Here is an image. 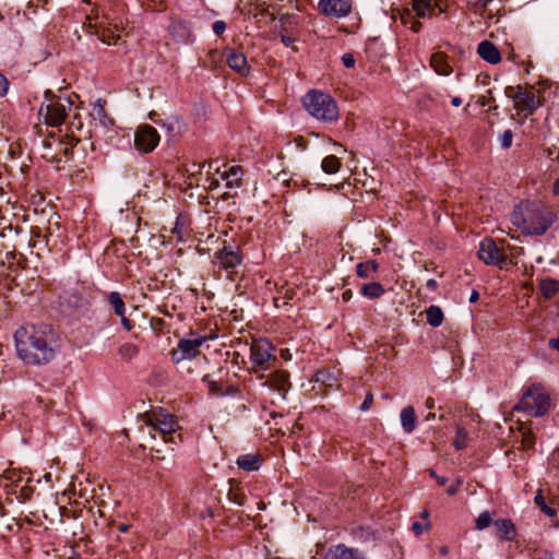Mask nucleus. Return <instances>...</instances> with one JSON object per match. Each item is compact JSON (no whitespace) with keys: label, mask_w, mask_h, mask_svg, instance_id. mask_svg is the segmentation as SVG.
Wrapping results in <instances>:
<instances>
[{"label":"nucleus","mask_w":559,"mask_h":559,"mask_svg":"<svg viewBox=\"0 0 559 559\" xmlns=\"http://www.w3.org/2000/svg\"><path fill=\"white\" fill-rule=\"evenodd\" d=\"M17 355L26 364L41 365L52 360L59 348L57 331L49 324H26L14 334Z\"/></svg>","instance_id":"nucleus-1"},{"label":"nucleus","mask_w":559,"mask_h":559,"mask_svg":"<svg viewBox=\"0 0 559 559\" xmlns=\"http://www.w3.org/2000/svg\"><path fill=\"white\" fill-rule=\"evenodd\" d=\"M554 212L536 202H522L511 213V222L527 236L544 235L554 224Z\"/></svg>","instance_id":"nucleus-2"},{"label":"nucleus","mask_w":559,"mask_h":559,"mask_svg":"<svg viewBox=\"0 0 559 559\" xmlns=\"http://www.w3.org/2000/svg\"><path fill=\"white\" fill-rule=\"evenodd\" d=\"M306 110L316 119L323 122H334L338 119V107L334 98L320 91H309L302 97Z\"/></svg>","instance_id":"nucleus-3"},{"label":"nucleus","mask_w":559,"mask_h":559,"mask_svg":"<svg viewBox=\"0 0 559 559\" xmlns=\"http://www.w3.org/2000/svg\"><path fill=\"white\" fill-rule=\"evenodd\" d=\"M551 408L550 396L540 384L528 386L520 402L513 407L514 412H523L531 417H542Z\"/></svg>","instance_id":"nucleus-4"},{"label":"nucleus","mask_w":559,"mask_h":559,"mask_svg":"<svg viewBox=\"0 0 559 559\" xmlns=\"http://www.w3.org/2000/svg\"><path fill=\"white\" fill-rule=\"evenodd\" d=\"M148 425L152 427V438L158 435L164 442L176 443V431L179 428L176 417L171 414L158 412L153 413L148 417Z\"/></svg>","instance_id":"nucleus-5"},{"label":"nucleus","mask_w":559,"mask_h":559,"mask_svg":"<svg viewBox=\"0 0 559 559\" xmlns=\"http://www.w3.org/2000/svg\"><path fill=\"white\" fill-rule=\"evenodd\" d=\"M275 347L265 338L254 340L250 346V360L254 371H264L270 361H275Z\"/></svg>","instance_id":"nucleus-6"},{"label":"nucleus","mask_w":559,"mask_h":559,"mask_svg":"<svg viewBox=\"0 0 559 559\" xmlns=\"http://www.w3.org/2000/svg\"><path fill=\"white\" fill-rule=\"evenodd\" d=\"M86 20L85 25L94 29L93 33L96 34L103 43L114 45L120 39V35L116 34V28L110 27L109 17L107 15H100L98 12L95 14L91 13L86 16Z\"/></svg>","instance_id":"nucleus-7"},{"label":"nucleus","mask_w":559,"mask_h":559,"mask_svg":"<svg viewBox=\"0 0 559 559\" xmlns=\"http://www.w3.org/2000/svg\"><path fill=\"white\" fill-rule=\"evenodd\" d=\"M88 304L90 301L86 294L78 289L66 290L59 297L60 308L63 312L69 314L83 313L87 309Z\"/></svg>","instance_id":"nucleus-8"},{"label":"nucleus","mask_w":559,"mask_h":559,"mask_svg":"<svg viewBox=\"0 0 559 559\" xmlns=\"http://www.w3.org/2000/svg\"><path fill=\"white\" fill-rule=\"evenodd\" d=\"M160 136L157 130L150 124L138 127L134 135V145L142 153H151L158 145Z\"/></svg>","instance_id":"nucleus-9"},{"label":"nucleus","mask_w":559,"mask_h":559,"mask_svg":"<svg viewBox=\"0 0 559 559\" xmlns=\"http://www.w3.org/2000/svg\"><path fill=\"white\" fill-rule=\"evenodd\" d=\"M477 254L486 264L502 267L507 263V258L503 251L492 239L489 238H485L480 241Z\"/></svg>","instance_id":"nucleus-10"},{"label":"nucleus","mask_w":559,"mask_h":559,"mask_svg":"<svg viewBox=\"0 0 559 559\" xmlns=\"http://www.w3.org/2000/svg\"><path fill=\"white\" fill-rule=\"evenodd\" d=\"M203 342L204 337L201 336L180 340L177 347L171 352L173 361L178 364L182 360L194 358L199 354Z\"/></svg>","instance_id":"nucleus-11"},{"label":"nucleus","mask_w":559,"mask_h":559,"mask_svg":"<svg viewBox=\"0 0 559 559\" xmlns=\"http://www.w3.org/2000/svg\"><path fill=\"white\" fill-rule=\"evenodd\" d=\"M352 0H320L318 10L328 17H344L352 11Z\"/></svg>","instance_id":"nucleus-12"},{"label":"nucleus","mask_w":559,"mask_h":559,"mask_svg":"<svg viewBox=\"0 0 559 559\" xmlns=\"http://www.w3.org/2000/svg\"><path fill=\"white\" fill-rule=\"evenodd\" d=\"M39 115L44 117L48 126H60L67 117V107L60 102H51L47 105H41Z\"/></svg>","instance_id":"nucleus-13"},{"label":"nucleus","mask_w":559,"mask_h":559,"mask_svg":"<svg viewBox=\"0 0 559 559\" xmlns=\"http://www.w3.org/2000/svg\"><path fill=\"white\" fill-rule=\"evenodd\" d=\"M539 106V100L533 92L523 91L521 86L516 87L514 95V107L526 116L533 115L535 109Z\"/></svg>","instance_id":"nucleus-14"},{"label":"nucleus","mask_w":559,"mask_h":559,"mask_svg":"<svg viewBox=\"0 0 559 559\" xmlns=\"http://www.w3.org/2000/svg\"><path fill=\"white\" fill-rule=\"evenodd\" d=\"M264 383L284 400L290 389L289 373L285 370H276L267 376Z\"/></svg>","instance_id":"nucleus-15"},{"label":"nucleus","mask_w":559,"mask_h":559,"mask_svg":"<svg viewBox=\"0 0 559 559\" xmlns=\"http://www.w3.org/2000/svg\"><path fill=\"white\" fill-rule=\"evenodd\" d=\"M107 301L114 312L120 317V322L124 330L131 331L134 326L133 322L126 317V304L118 292H111L107 296Z\"/></svg>","instance_id":"nucleus-16"},{"label":"nucleus","mask_w":559,"mask_h":559,"mask_svg":"<svg viewBox=\"0 0 559 559\" xmlns=\"http://www.w3.org/2000/svg\"><path fill=\"white\" fill-rule=\"evenodd\" d=\"M214 258L216 262L224 269H234L241 263V255L238 250H234L228 247L215 252Z\"/></svg>","instance_id":"nucleus-17"},{"label":"nucleus","mask_w":559,"mask_h":559,"mask_svg":"<svg viewBox=\"0 0 559 559\" xmlns=\"http://www.w3.org/2000/svg\"><path fill=\"white\" fill-rule=\"evenodd\" d=\"M226 62L230 69L239 73L240 75H247L249 73V66L247 58L243 53L235 50L226 51Z\"/></svg>","instance_id":"nucleus-18"},{"label":"nucleus","mask_w":559,"mask_h":559,"mask_svg":"<svg viewBox=\"0 0 559 559\" xmlns=\"http://www.w3.org/2000/svg\"><path fill=\"white\" fill-rule=\"evenodd\" d=\"M477 52L483 60L491 64H497L501 60L500 51L498 50L496 45L488 40L479 43L477 47Z\"/></svg>","instance_id":"nucleus-19"},{"label":"nucleus","mask_w":559,"mask_h":559,"mask_svg":"<svg viewBox=\"0 0 559 559\" xmlns=\"http://www.w3.org/2000/svg\"><path fill=\"white\" fill-rule=\"evenodd\" d=\"M430 66L439 75L448 76L453 72V68L449 62L448 56L441 51L432 53L430 58Z\"/></svg>","instance_id":"nucleus-20"},{"label":"nucleus","mask_w":559,"mask_h":559,"mask_svg":"<svg viewBox=\"0 0 559 559\" xmlns=\"http://www.w3.org/2000/svg\"><path fill=\"white\" fill-rule=\"evenodd\" d=\"M91 116L95 121V127L99 124L106 129L114 124V120L107 115L105 110V100H96Z\"/></svg>","instance_id":"nucleus-21"},{"label":"nucleus","mask_w":559,"mask_h":559,"mask_svg":"<svg viewBox=\"0 0 559 559\" xmlns=\"http://www.w3.org/2000/svg\"><path fill=\"white\" fill-rule=\"evenodd\" d=\"M261 462L262 456L258 453L242 454L236 460L237 466L246 472L258 471L261 466Z\"/></svg>","instance_id":"nucleus-22"},{"label":"nucleus","mask_w":559,"mask_h":559,"mask_svg":"<svg viewBox=\"0 0 559 559\" xmlns=\"http://www.w3.org/2000/svg\"><path fill=\"white\" fill-rule=\"evenodd\" d=\"M497 528V536L500 539L513 540L516 536V530L513 522L509 519H499L493 522Z\"/></svg>","instance_id":"nucleus-23"},{"label":"nucleus","mask_w":559,"mask_h":559,"mask_svg":"<svg viewBox=\"0 0 559 559\" xmlns=\"http://www.w3.org/2000/svg\"><path fill=\"white\" fill-rule=\"evenodd\" d=\"M324 559H364V557L354 549L337 545L326 554Z\"/></svg>","instance_id":"nucleus-24"},{"label":"nucleus","mask_w":559,"mask_h":559,"mask_svg":"<svg viewBox=\"0 0 559 559\" xmlns=\"http://www.w3.org/2000/svg\"><path fill=\"white\" fill-rule=\"evenodd\" d=\"M400 420L405 433H412L416 428L417 417L413 406L402 408Z\"/></svg>","instance_id":"nucleus-25"},{"label":"nucleus","mask_w":559,"mask_h":559,"mask_svg":"<svg viewBox=\"0 0 559 559\" xmlns=\"http://www.w3.org/2000/svg\"><path fill=\"white\" fill-rule=\"evenodd\" d=\"M171 37L178 43H188L191 37V29L185 22H175L169 26Z\"/></svg>","instance_id":"nucleus-26"},{"label":"nucleus","mask_w":559,"mask_h":559,"mask_svg":"<svg viewBox=\"0 0 559 559\" xmlns=\"http://www.w3.org/2000/svg\"><path fill=\"white\" fill-rule=\"evenodd\" d=\"M440 0H414L413 9L417 16H429L433 8L439 7Z\"/></svg>","instance_id":"nucleus-27"},{"label":"nucleus","mask_w":559,"mask_h":559,"mask_svg":"<svg viewBox=\"0 0 559 559\" xmlns=\"http://www.w3.org/2000/svg\"><path fill=\"white\" fill-rule=\"evenodd\" d=\"M539 290L546 299H549L558 293L559 282L554 278H544L539 282Z\"/></svg>","instance_id":"nucleus-28"},{"label":"nucleus","mask_w":559,"mask_h":559,"mask_svg":"<svg viewBox=\"0 0 559 559\" xmlns=\"http://www.w3.org/2000/svg\"><path fill=\"white\" fill-rule=\"evenodd\" d=\"M385 293L383 286L380 283L372 282L364 284L361 287V294L370 299L379 298Z\"/></svg>","instance_id":"nucleus-29"},{"label":"nucleus","mask_w":559,"mask_h":559,"mask_svg":"<svg viewBox=\"0 0 559 559\" xmlns=\"http://www.w3.org/2000/svg\"><path fill=\"white\" fill-rule=\"evenodd\" d=\"M379 264L374 260H369L357 264L356 273L361 278L370 277L371 273L377 272Z\"/></svg>","instance_id":"nucleus-30"},{"label":"nucleus","mask_w":559,"mask_h":559,"mask_svg":"<svg viewBox=\"0 0 559 559\" xmlns=\"http://www.w3.org/2000/svg\"><path fill=\"white\" fill-rule=\"evenodd\" d=\"M426 314H427V322L431 326L437 328V326L441 325V323L443 321V312L440 309V307H438V306H430L427 309Z\"/></svg>","instance_id":"nucleus-31"},{"label":"nucleus","mask_w":559,"mask_h":559,"mask_svg":"<svg viewBox=\"0 0 559 559\" xmlns=\"http://www.w3.org/2000/svg\"><path fill=\"white\" fill-rule=\"evenodd\" d=\"M341 167V160L335 155H329L323 158L321 168L326 174H335Z\"/></svg>","instance_id":"nucleus-32"},{"label":"nucleus","mask_w":559,"mask_h":559,"mask_svg":"<svg viewBox=\"0 0 559 559\" xmlns=\"http://www.w3.org/2000/svg\"><path fill=\"white\" fill-rule=\"evenodd\" d=\"M138 354L139 347L131 343H124L118 348V355L126 361H130L132 358L138 356Z\"/></svg>","instance_id":"nucleus-33"},{"label":"nucleus","mask_w":559,"mask_h":559,"mask_svg":"<svg viewBox=\"0 0 559 559\" xmlns=\"http://www.w3.org/2000/svg\"><path fill=\"white\" fill-rule=\"evenodd\" d=\"M242 174V169L239 166H233L226 173L224 178L227 179L226 186L228 188L238 187L240 185V175Z\"/></svg>","instance_id":"nucleus-34"},{"label":"nucleus","mask_w":559,"mask_h":559,"mask_svg":"<svg viewBox=\"0 0 559 559\" xmlns=\"http://www.w3.org/2000/svg\"><path fill=\"white\" fill-rule=\"evenodd\" d=\"M520 431L522 433L521 447L524 450L532 449L535 444V436L534 433L526 428L524 425H521Z\"/></svg>","instance_id":"nucleus-35"},{"label":"nucleus","mask_w":559,"mask_h":559,"mask_svg":"<svg viewBox=\"0 0 559 559\" xmlns=\"http://www.w3.org/2000/svg\"><path fill=\"white\" fill-rule=\"evenodd\" d=\"M203 382H205L207 384V388L212 394H216V395L225 394V392L223 390V385L218 381L212 379V377L210 374L204 376Z\"/></svg>","instance_id":"nucleus-36"},{"label":"nucleus","mask_w":559,"mask_h":559,"mask_svg":"<svg viewBox=\"0 0 559 559\" xmlns=\"http://www.w3.org/2000/svg\"><path fill=\"white\" fill-rule=\"evenodd\" d=\"M467 438H468V436H467L466 430L464 428L457 427L456 436H455V439L453 441L454 447L457 450L466 448V445H467Z\"/></svg>","instance_id":"nucleus-37"},{"label":"nucleus","mask_w":559,"mask_h":559,"mask_svg":"<svg viewBox=\"0 0 559 559\" xmlns=\"http://www.w3.org/2000/svg\"><path fill=\"white\" fill-rule=\"evenodd\" d=\"M534 501L546 515H548V516L555 515V513H556L555 510L546 504L542 489L538 490L537 495L534 498Z\"/></svg>","instance_id":"nucleus-38"},{"label":"nucleus","mask_w":559,"mask_h":559,"mask_svg":"<svg viewBox=\"0 0 559 559\" xmlns=\"http://www.w3.org/2000/svg\"><path fill=\"white\" fill-rule=\"evenodd\" d=\"M492 523L491 514L488 511L481 512L475 521L476 528L483 531Z\"/></svg>","instance_id":"nucleus-39"},{"label":"nucleus","mask_w":559,"mask_h":559,"mask_svg":"<svg viewBox=\"0 0 559 559\" xmlns=\"http://www.w3.org/2000/svg\"><path fill=\"white\" fill-rule=\"evenodd\" d=\"M513 141V132L511 130H506L499 136L500 146L503 150H508L511 147Z\"/></svg>","instance_id":"nucleus-40"},{"label":"nucleus","mask_w":559,"mask_h":559,"mask_svg":"<svg viewBox=\"0 0 559 559\" xmlns=\"http://www.w3.org/2000/svg\"><path fill=\"white\" fill-rule=\"evenodd\" d=\"M402 23L406 26H409L412 31L418 33L421 28V23L414 19V16L407 14L406 16H402Z\"/></svg>","instance_id":"nucleus-41"},{"label":"nucleus","mask_w":559,"mask_h":559,"mask_svg":"<svg viewBox=\"0 0 559 559\" xmlns=\"http://www.w3.org/2000/svg\"><path fill=\"white\" fill-rule=\"evenodd\" d=\"M9 80L0 72V97H4L9 91Z\"/></svg>","instance_id":"nucleus-42"},{"label":"nucleus","mask_w":559,"mask_h":559,"mask_svg":"<svg viewBox=\"0 0 559 559\" xmlns=\"http://www.w3.org/2000/svg\"><path fill=\"white\" fill-rule=\"evenodd\" d=\"M372 403H373V395H372V393L369 392V393H367L364 402L360 405V411H362V412L368 411L371 407Z\"/></svg>","instance_id":"nucleus-43"},{"label":"nucleus","mask_w":559,"mask_h":559,"mask_svg":"<svg viewBox=\"0 0 559 559\" xmlns=\"http://www.w3.org/2000/svg\"><path fill=\"white\" fill-rule=\"evenodd\" d=\"M226 29V23L224 21H215L213 24V32L216 35H222Z\"/></svg>","instance_id":"nucleus-44"},{"label":"nucleus","mask_w":559,"mask_h":559,"mask_svg":"<svg viewBox=\"0 0 559 559\" xmlns=\"http://www.w3.org/2000/svg\"><path fill=\"white\" fill-rule=\"evenodd\" d=\"M342 61L346 68H353L355 66V58L352 53H344L342 56Z\"/></svg>","instance_id":"nucleus-45"},{"label":"nucleus","mask_w":559,"mask_h":559,"mask_svg":"<svg viewBox=\"0 0 559 559\" xmlns=\"http://www.w3.org/2000/svg\"><path fill=\"white\" fill-rule=\"evenodd\" d=\"M412 531L415 533V535H420L424 533V531H427L426 530V524L423 525L421 523L419 522H414L413 525H412Z\"/></svg>","instance_id":"nucleus-46"},{"label":"nucleus","mask_w":559,"mask_h":559,"mask_svg":"<svg viewBox=\"0 0 559 559\" xmlns=\"http://www.w3.org/2000/svg\"><path fill=\"white\" fill-rule=\"evenodd\" d=\"M487 93H488L489 95H491V93H492V92H491V90H488V91H487ZM491 102H495V98H493L492 96H490L489 98L480 97V98L478 99V104H479L480 106H486V105L490 104Z\"/></svg>","instance_id":"nucleus-47"},{"label":"nucleus","mask_w":559,"mask_h":559,"mask_svg":"<svg viewBox=\"0 0 559 559\" xmlns=\"http://www.w3.org/2000/svg\"><path fill=\"white\" fill-rule=\"evenodd\" d=\"M516 93V87L513 86H507L504 88V94L507 97L512 98L514 100V95Z\"/></svg>","instance_id":"nucleus-48"},{"label":"nucleus","mask_w":559,"mask_h":559,"mask_svg":"<svg viewBox=\"0 0 559 559\" xmlns=\"http://www.w3.org/2000/svg\"><path fill=\"white\" fill-rule=\"evenodd\" d=\"M282 43L286 47H289V46H292L295 43V38L292 37V36H288V35H282Z\"/></svg>","instance_id":"nucleus-49"},{"label":"nucleus","mask_w":559,"mask_h":559,"mask_svg":"<svg viewBox=\"0 0 559 559\" xmlns=\"http://www.w3.org/2000/svg\"><path fill=\"white\" fill-rule=\"evenodd\" d=\"M420 518L426 521V530H429L431 524H430V521H429V511L428 510H424L420 514Z\"/></svg>","instance_id":"nucleus-50"},{"label":"nucleus","mask_w":559,"mask_h":559,"mask_svg":"<svg viewBox=\"0 0 559 559\" xmlns=\"http://www.w3.org/2000/svg\"><path fill=\"white\" fill-rule=\"evenodd\" d=\"M52 236H53V230H52L51 226H49L47 228L46 234L44 235V238L46 239V246H49V242H50V239Z\"/></svg>","instance_id":"nucleus-51"},{"label":"nucleus","mask_w":559,"mask_h":559,"mask_svg":"<svg viewBox=\"0 0 559 559\" xmlns=\"http://www.w3.org/2000/svg\"><path fill=\"white\" fill-rule=\"evenodd\" d=\"M549 346L559 352V336L556 338H550L548 342Z\"/></svg>","instance_id":"nucleus-52"},{"label":"nucleus","mask_w":559,"mask_h":559,"mask_svg":"<svg viewBox=\"0 0 559 559\" xmlns=\"http://www.w3.org/2000/svg\"><path fill=\"white\" fill-rule=\"evenodd\" d=\"M457 491H459L457 486H454L453 484L450 487H448V489H447V493L449 496H454V495H456Z\"/></svg>","instance_id":"nucleus-53"},{"label":"nucleus","mask_w":559,"mask_h":559,"mask_svg":"<svg viewBox=\"0 0 559 559\" xmlns=\"http://www.w3.org/2000/svg\"><path fill=\"white\" fill-rule=\"evenodd\" d=\"M427 287L430 289V290H435L436 287H437V281L433 280V278H430L427 281Z\"/></svg>","instance_id":"nucleus-54"},{"label":"nucleus","mask_w":559,"mask_h":559,"mask_svg":"<svg viewBox=\"0 0 559 559\" xmlns=\"http://www.w3.org/2000/svg\"><path fill=\"white\" fill-rule=\"evenodd\" d=\"M425 406L429 409L433 408L435 407V400L432 397H428L426 401H425Z\"/></svg>","instance_id":"nucleus-55"},{"label":"nucleus","mask_w":559,"mask_h":559,"mask_svg":"<svg viewBox=\"0 0 559 559\" xmlns=\"http://www.w3.org/2000/svg\"><path fill=\"white\" fill-rule=\"evenodd\" d=\"M32 236L36 237V238H40L41 237V230L38 227L33 228L32 229Z\"/></svg>","instance_id":"nucleus-56"},{"label":"nucleus","mask_w":559,"mask_h":559,"mask_svg":"<svg viewBox=\"0 0 559 559\" xmlns=\"http://www.w3.org/2000/svg\"><path fill=\"white\" fill-rule=\"evenodd\" d=\"M436 480H437L438 485L443 486V485H445V484H447L448 478H447V477H443V476H438V477L436 478Z\"/></svg>","instance_id":"nucleus-57"},{"label":"nucleus","mask_w":559,"mask_h":559,"mask_svg":"<svg viewBox=\"0 0 559 559\" xmlns=\"http://www.w3.org/2000/svg\"><path fill=\"white\" fill-rule=\"evenodd\" d=\"M451 103H452L453 106L459 107L462 104V98H460L457 96L453 97Z\"/></svg>","instance_id":"nucleus-58"},{"label":"nucleus","mask_w":559,"mask_h":559,"mask_svg":"<svg viewBox=\"0 0 559 559\" xmlns=\"http://www.w3.org/2000/svg\"><path fill=\"white\" fill-rule=\"evenodd\" d=\"M342 297L345 301H348L352 298V290H345Z\"/></svg>","instance_id":"nucleus-59"},{"label":"nucleus","mask_w":559,"mask_h":559,"mask_svg":"<svg viewBox=\"0 0 559 559\" xmlns=\"http://www.w3.org/2000/svg\"><path fill=\"white\" fill-rule=\"evenodd\" d=\"M479 295L476 290H473L472 292V295H471V298H469V301L471 302H475L477 299H478Z\"/></svg>","instance_id":"nucleus-60"},{"label":"nucleus","mask_w":559,"mask_h":559,"mask_svg":"<svg viewBox=\"0 0 559 559\" xmlns=\"http://www.w3.org/2000/svg\"><path fill=\"white\" fill-rule=\"evenodd\" d=\"M118 530H119V532H120V533H126V532H128V530H129V525H127V524H120V525L118 526Z\"/></svg>","instance_id":"nucleus-61"},{"label":"nucleus","mask_w":559,"mask_h":559,"mask_svg":"<svg viewBox=\"0 0 559 559\" xmlns=\"http://www.w3.org/2000/svg\"><path fill=\"white\" fill-rule=\"evenodd\" d=\"M276 179H277V180H282L283 182H286V181H287V179H286V173H280V174H277Z\"/></svg>","instance_id":"nucleus-62"},{"label":"nucleus","mask_w":559,"mask_h":559,"mask_svg":"<svg viewBox=\"0 0 559 559\" xmlns=\"http://www.w3.org/2000/svg\"><path fill=\"white\" fill-rule=\"evenodd\" d=\"M82 127H83V124L81 121H78V123H75L74 121L71 122V129L75 128L76 130H81Z\"/></svg>","instance_id":"nucleus-63"},{"label":"nucleus","mask_w":559,"mask_h":559,"mask_svg":"<svg viewBox=\"0 0 559 559\" xmlns=\"http://www.w3.org/2000/svg\"><path fill=\"white\" fill-rule=\"evenodd\" d=\"M554 193L559 194V178L554 183Z\"/></svg>","instance_id":"nucleus-64"}]
</instances>
